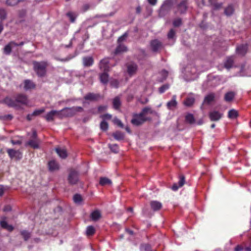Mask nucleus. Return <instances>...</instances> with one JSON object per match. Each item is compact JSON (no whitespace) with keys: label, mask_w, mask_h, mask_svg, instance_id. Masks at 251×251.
<instances>
[{"label":"nucleus","mask_w":251,"mask_h":251,"mask_svg":"<svg viewBox=\"0 0 251 251\" xmlns=\"http://www.w3.org/2000/svg\"><path fill=\"white\" fill-rule=\"evenodd\" d=\"M100 118L104 119H110L112 118L111 115L109 114H106L100 116Z\"/></svg>","instance_id":"obj_57"},{"label":"nucleus","mask_w":251,"mask_h":251,"mask_svg":"<svg viewBox=\"0 0 251 251\" xmlns=\"http://www.w3.org/2000/svg\"><path fill=\"white\" fill-rule=\"evenodd\" d=\"M150 45L152 50L154 52L158 51L162 46L161 42L157 39L151 41Z\"/></svg>","instance_id":"obj_9"},{"label":"nucleus","mask_w":251,"mask_h":251,"mask_svg":"<svg viewBox=\"0 0 251 251\" xmlns=\"http://www.w3.org/2000/svg\"><path fill=\"white\" fill-rule=\"evenodd\" d=\"M214 94L212 93L207 95L204 98V102L207 104H209L214 100Z\"/></svg>","instance_id":"obj_35"},{"label":"nucleus","mask_w":251,"mask_h":251,"mask_svg":"<svg viewBox=\"0 0 251 251\" xmlns=\"http://www.w3.org/2000/svg\"><path fill=\"white\" fill-rule=\"evenodd\" d=\"M1 227L8 231H11L13 230L14 227L10 225L7 224L6 221V218H3L0 222Z\"/></svg>","instance_id":"obj_14"},{"label":"nucleus","mask_w":251,"mask_h":251,"mask_svg":"<svg viewBox=\"0 0 251 251\" xmlns=\"http://www.w3.org/2000/svg\"><path fill=\"white\" fill-rule=\"evenodd\" d=\"M99 183L101 186L110 185L112 184V181L107 177H101L100 178Z\"/></svg>","instance_id":"obj_25"},{"label":"nucleus","mask_w":251,"mask_h":251,"mask_svg":"<svg viewBox=\"0 0 251 251\" xmlns=\"http://www.w3.org/2000/svg\"><path fill=\"white\" fill-rule=\"evenodd\" d=\"M28 103V100L25 95L19 94L17 96V109L20 104L26 105Z\"/></svg>","instance_id":"obj_7"},{"label":"nucleus","mask_w":251,"mask_h":251,"mask_svg":"<svg viewBox=\"0 0 251 251\" xmlns=\"http://www.w3.org/2000/svg\"><path fill=\"white\" fill-rule=\"evenodd\" d=\"M148 1L151 5H155L157 3V0H148Z\"/></svg>","instance_id":"obj_62"},{"label":"nucleus","mask_w":251,"mask_h":251,"mask_svg":"<svg viewBox=\"0 0 251 251\" xmlns=\"http://www.w3.org/2000/svg\"><path fill=\"white\" fill-rule=\"evenodd\" d=\"M100 98V96L98 94L88 93L84 97L86 100H97Z\"/></svg>","instance_id":"obj_17"},{"label":"nucleus","mask_w":251,"mask_h":251,"mask_svg":"<svg viewBox=\"0 0 251 251\" xmlns=\"http://www.w3.org/2000/svg\"><path fill=\"white\" fill-rule=\"evenodd\" d=\"M7 152L10 158H13L16 155V151L13 149H8Z\"/></svg>","instance_id":"obj_50"},{"label":"nucleus","mask_w":251,"mask_h":251,"mask_svg":"<svg viewBox=\"0 0 251 251\" xmlns=\"http://www.w3.org/2000/svg\"><path fill=\"white\" fill-rule=\"evenodd\" d=\"M238 116V112L235 109L230 110L228 112V117L229 119H235Z\"/></svg>","instance_id":"obj_27"},{"label":"nucleus","mask_w":251,"mask_h":251,"mask_svg":"<svg viewBox=\"0 0 251 251\" xmlns=\"http://www.w3.org/2000/svg\"><path fill=\"white\" fill-rule=\"evenodd\" d=\"M106 109H107V106L102 105V106H100L99 107L98 111L100 112H103V111H104L105 110H106Z\"/></svg>","instance_id":"obj_56"},{"label":"nucleus","mask_w":251,"mask_h":251,"mask_svg":"<svg viewBox=\"0 0 251 251\" xmlns=\"http://www.w3.org/2000/svg\"><path fill=\"white\" fill-rule=\"evenodd\" d=\"M114 13L111 12L108 14H102L100 16H98V17H110L114 15Z\"/></svg>","instance_id":"obj_59"},{"label":"nucleus","mask_w":251,"mask_h":251,"mask_svg":"<svg viewBox=\"0 0 251 251\" xmlns=\"http://www.w3.org/2000/svg\"><path fill=\"white\" fill-rule=\"evenodd\" d=\"M73 58V56H68L66 58L59 59V60L61 61H62V62H66V61H69L70 60H71Z\"/></svg>","instance_id":"obj_61"},{"label":"nucleus","mask_w":251,"mask_h":251,"mask_svg":"<svg viewBox=\"0 0 251 251\" xmlns=\"http://www.w3.org/2000/svg\"><path fill=\"white\" fill-rule=\"evenodd\" d=\"M126 50H127L126 47L125 46H124V45H122L121 44H119V45L116 48V49L114 51V54H120L123 52L126 51Z\"/></svg>","instance_id":"obj_26"},{"label":"nucleus","mask_w":251,"mask_h":251,"mask_svg":"<svg viewBox=\"0 0 251 251\" xmlns=\"http://www.w3.org/2000/svg\"><path fill=\"white\" fill-rule=\"evenodd\" d=\"M234 12V8L232 5H228L225 10V14L226 16L231 15Z\"/></svg>","instance_id":"obj_37"},{"label":"nucleus","mask_w":251,"mask_h":251,"mask_svg":"<svg viewBox=\"0 0 251 251\" xmlns=\"http://www.w3.org/2000/svg\"><path fill=\"white\" fill-rule=\"evenodd\" d=\"M3 102L6 104L8 106L14 107L16 105L15 100H12L9 98H6L3 100Z\"/></svg>","instance_id":"obj_31"},{"label":"nucleus","mask_w":251,"mask_h":251,"mask_svg":"<svg viewBox=\"0 0 251 251\" xmlns=\"http://www.w3.org/2000/svg\"><path fill=\"white\" fill-rule=\"evenodd\" d=\"M113 136L117 140H121L124 139V135L120 131H116L113 133Z\"/></svg>","instance_id":"obj_38"},{"label":"nucleus","mask_w":251,"mask_h":251,"mask_svg":"<svg viewBox=\"0 0 251 251\" xmlns=\"http://www.w3.org/2000/svg\"><path fill=\"white\" fill-rule=\"evenodd\" d=\"M235 95V93L233 92L230 91V92H227V93H226L225 94V100L226 101H230L233 99Z\"/></svg>","instance_id":"obj_28"},{"label":"nucleus","mask_w":251,"mask_h":251,"mask_svg":"<svg viewBox=\"0 0 251 251\" xmlns=\"http://www.w3.org/2000/svg\"><path fill=\"white\" fill-rule=\"evenodd\" d=\"M60 112L58 110H53L47 113V114L44 116V118L48 122H51L54 121L55 117H57L59 119H61Z\"/></svg>","instance_id":"obj_5"},{"label":"nucleus","mask_w":251,"mask_h":251,"mask_svg":"<svg viewBox=\"0 0 251 251\" xmlns=\"http://www.w3.org/2000/svg\"><path fill=\"white\" fill-rule=\"evenodd\" d=\"M90 217L92 221L96 222L101 218V215L99 210H96L91 213Z\"/></svg>","instance_id":"obj_20"},{"label":"nucleus","mask_w":251,"mask_h":251,"mask_svg":"<svg viewBox=\"0 0 251 251\" xmlns=\"http://www.w3.org/2000/svg\"><path fill=\"white\" fill-rule=\"evenodd\" d=\"M68 180L72 185L75 184L78 181V174L74 170H72L68 176Z\"/></svg>","instance_id":"obj_6"},{"label":"nucleus","mask_w":251,"mask_h":251,"mask_svg":"<svg viewBox=\"0 0 251 251\" xmlns=\"http://www.w3.org/2000/svg\"><path fill=\"white\" fill-rule=\"evenodd\" d=\"M73 200L75 203H79L82 201V197L80 195L75 194L74 196Z\"/></svg>","instance_id":"obj_44"},{"label":"nucleus","mask_w":251,"mask_h":251,"mask_svg":"<svg viewBox=\"0 0 251 251\" xmlns=\"http://www.w3.org/2000/svg\"><path fill=\"white\" fill-rule=\"evenodd\" d=\"M15 43L11 42L7 45L4 48V52L5 54H9L11 52L12 48L14 46Z\"/></svg>","instance_id":"obj_33"},{"label":"nucleus","mask_w":251,"mask_h":251,"mask_svg":"<svg viewBox=\"0 0 251 251\" xmlns=\"http://www.w3.org/2000/svg\"><path fill=\"white\" fill-rule=\"evenodd\" d=\"M169 87V85L165 84L161 87H160L159 89V91L160 93H164L166 90H167Z\"/></svg>","instance_id":"obj_49"},{"label":"nucleus","mask_w":251,"mask_h":251,"mask_svg":"<svg viewBox=\"0 0 251 251\" xmlns=\"http://www.w3.org/2000/svg\"><path fill=\"white\" fill-rule=\"evenodd\" d=\"M24 88L25 90L34 89L35 87V84L30 80L26 79L24 82Z\"/></svg>","instance_id":"obj_19"},{"label":"nucleus","mask_w":251,"mask_h":251,"mask_svg":"<svg viewBox=\"0 0 251 251\" xmlns=\"http://www.w3.org/2000/svg\"><path fill=\"white\" fill-rule=\"evenodd\" d=\"M127 34L126 33H125L122 36L120 37L118 40V43L120 44L121 42L124 41L126 39V38L127 37Z\"/></svg>","instance_id":"obj_54"},{"label":"nucleus","mask_w":251,"mask_h":251,"mask_svg":"<svg viewBox=\"0 0 251 251\" xmlns=\"http://www.w3.org/2000/svg\"><path fill=\"white\" fill-rule=\"evenodd\" d=\"M5 17V11L3 9H0V18L3 19Z\"/></svg>","instance_id":"obj_55"},{"label":"nucleus","mask_w":251,"mask_h":251,"mask_svg":"<svg viewBox=\"0 0 251 251\" xmlns=\"http://www.w3.org/2000/svg\"><path fill=\"white\" fill-rule=\"evenodd\" d=\"M107 72H104L100 75V80L101 83L106 84L108 80V75L107 74Z\"/></svg>","instance_id":"obj_30"},{"label":"nucleus","mask_w":251,"mask_h":251,"mask_svg":"<svg viewBox=\"0 0 251 251\" xmlns=\"http://www.w3.org/2000/svg\"><path fill=\"white\" fill-rule=\"evenodd\" d=\"M110 150L116 153L118 151L119 148L116 144L109 145Z\"/></svg>","instance_id":"obj_46"},{"label":"nucleus","mask_w":251,"mask_h":251,"mask_svg":"<svg viewBox=\"0 0 251 251\" xmlns=\"http://www.w3.org/2000/svg\"><path fill=\"white\" fill-rule=\"evenodd\" d=\"M150 206L153 211H156L162 208V203L158 201H152L150 202Z\"/></svg>","instance_id":"obj_13"},{"label":"nucleus","mask_w":251,"mask_h":251,"mask_svg":"<svg viewBox=\"0 0 251 251\" xmlns=\"http://www.w3.org/2000/svg\"><path fill=\"white\" fill-rule=\"evenodd\" d=\"M141 114H142V115L145 116V115L148 113H151L153 114H156V112L149 107H146L144 108L140 113Z\"/></svg>","instance_id":"obj_32"},{"label":"nucleus","mask_w":251,"mask_h":251,"mask_svg":"<svg viewBox=\"0 0 251 251\" xmlns=\"http://www.w3.org/2000/svg\"><path fill=\"white\" fill-rule=\"evenodd\" d=\"M45 110L44 108L35 110L33 113L32 115L34 116H37L45 112Z\"/></svg>","instance_id":"obj_45"},{"label":"nucleus","mask_w":251,"mask_h":251,"mask_svg":"<svg viewBox=\"0 0 251 251\" xmlns=\"http://www.w3.org/2000/svg\"><path fill=\"white\" fill-rule=\"evenodd\" d=\"M48 167L50 171L54 172L59 169V164L54 160H51L48 163Z\"/></svg>","instance_id":"obj_16"},{"label":"nucleus","mask_w":251,"mask_h":251,"mask_svg":"<svg viewBox=\"0 0 251 251\" xmlns=\"http://www.w3.org/2000/svg\"><path fill=\"white\" fill-rule=\"evenodd\" d=\"M175 31L173 29H171L168 34V37L169 39L173 38L175 35Z\"/></svg>","instance_id":"obj_53"},{"label":"nucleus","mask_w":251,"mask_h":251,"mask_svg":"<svg viewBox=\"0 0 251 251\" xmlns=\"http://www.w3.org/2000/svg\"><path fill=\"white\" fill-rule=\"evenodd\" d=\"M248 46L247 45H242L238 46L236 49L237 53L241 55H244L247 51Z\"/></svg>","instance_id":"obj_24"},{"label":"nucleus","mask_w":251,"mask_h":251,"mask_svg":"<svg viewBox=\"0 0 251 251\" xmlns=\"http://www.w3.org/2000/svg\"><path fill=\"white\" fill-rule=\"evenodd\" d=\"M55 151L59 157L62 159L66 158L68 155L66 150L65 149L57 148L55 149Z\"/></svg>","instance_id":"obj_18"},{"label":"nucleus","mask_w":251,"mask_h":251,"mask_svg":"<svg viewBox=\"0 0 251 251\" xmlns=\"http://www.w3.org/2000/svg\"><path fill=\"white\" fill-rule=\"evenodd\" d=\"M233 64V58L232 57H229L227 58L225 63V66L227 69L230 68Z\"/></svg>","instance_id":"obj_34"},{"label":"nucleus","mask_w":251,"mask_h":251,"mask_svg":"<svg viewBox=\"0 0 251 251\" xmlns=\"http://www.w3.org/2000/svg\"><path fill=\"white\" fill-rule=\"evenodd\" d=\"M118 81L117 80H114V81H113L111 82V85L113 87H118Z\"/></svg>","instance_id":"obj_63"},{"label":"nucleus","mask_w":251,"mask_h":251,"mask_svg":"<svg viewBox=\"0 0 251 251\" xmlns=\"http://www.w3.org/2000/svg\"><path fill=\"white\" fill-rule=\"evenodd\" d=\"M18 15H19V17L21 19H23V18H24L25 17V16L26 15L25 10L23 9L22 10L19 11V13H18ZM23 21V19L20 20V21Z\"/></svg>","instance_id":"obj_51"},{"label":"nucleus","mask_w":251,"mask_h":251,"mask_svg":"<svg viewBox=\"0 0 251 251\" xmlns=\"http://www.w3.org/2000/svg\"><path fill=\"white\" fill-rule=\"evenodd\" d=\"M210 120L212 121L219 120L223 116V114L217 111H212L209 114Z\"/></svg>","instance_id":"obj_11"},{"label":"nucleus","mask_w":251,"mask_h":251,"mask_svg":"<svg viewBox=\"0 0 251 251\" xmlns=\"http://www.w3.org/2000/svg\"><path fill=\"white\" fill-rule=\"evenodd\" d=\"M144 249L145 251H151V246L149 245H146L144 246Z\"/></svg>","instance_id":"obj_64"},{"label":"nucleus","mask_w":251,"mask_h":251,"mask_svg":"<svg viewBox=\"0 0 251 251\" xmlns=\"http://www.w3.org/2000/svg\"><path fill=\"white\" fill-rule=\"evenodd\" d=\"M202 2L205 5H209L212 3V0H202Z\"/></svg>","instance_id":"obj_58"},{"label":"nucleus","mask_w":251,"mask_h":251,"mask_svg":"<svg viewBox=\"0 0 251 251\" xmlns=\"http://www.w3.org/2000/svg\"><path fill=\"white\" fill-rule=\"evenodd\" d=\"M147 120V118L142 114H134L131 121V123L134 126H138L143 124Z\"/></svg>","instance_id":"obj_4"},{"label":"nucleus","mask_w":251,"mask_h":251,"mask_svg":"<svg viewBox=\"0 0 251 251\" xmlns=\"http://www.w3.org/2000/svg\"><path fill=\"white\" fill-rule=\"evenodd\" d=\"M109 58H104L101 60L100 63V68L101 71L104 72H108L109 71Z\"/></svg>","instance_id":"obj_10"},{"label":"nucleus","mask_w":251,"mask_h":251,"mask_svg":"<svg viewBox=\"0 0 251 251\" xmlns=\"http://www.w3.org/2000/svg\"><path fill=\"white\" fill-rule=\"evenodd\" d=\"M66 15L70 19L71 22H75V18L77 17V15L75 13L72 12H69L67 13Z\"/></svg>","instance_id":"obj_39"},{"label":"nucleus","mask_w":251,"mask_h":251,"mask_svg":"<svg viewBox=\"0 0 251 251\" xmlns=\"http://www.w3.org/2000/svg\"><path fill=\"white\" fill-rule=\"evenodd\" d=\"M195 101V99L193 97H189L187 98L186 100L184 102L185 105L190 106H191Z\"/></svg>","instance_id":"obj_41"},{"label":"nucleus","mask_w":251,"mask_h":251,"mask_svg":"<svg viewBox=\"0 0 251 251\" xmlns=\"http://www.w3.org/2000/svg\"><path fill=\"white\" fill-rule=\"evenodd\" d=\"M40 140L37 138V132L35 130H33L31 138L26 143V145L29 146L33 149L39 148Z\"/></svg>","instance_id":"obj_3"},{"label":"nucleus","mask_w":251,"mask_h":251,"mask_svg":"<svg viewBox=\"0 0 251 251\" xmlns=\"http://www.w3.org/2000/svg\"><path fill=\"white\" fill-rule=\"evenodd\" d=\"M172 6V2L171 0H166L160 8V12L165 11H169L171 9Z\"/></svg>","instance_id":"obj_15"},{"label":"nucleus","mask_w":251,"mask_h":251,"mask_svg":"<svg viewBox=\"0 0 251 251\" xmlns=\"http://www.w3.org/2000/svg\"><path fill=\"white\" fill-rule=\"evenodd\" d=\"M83 110L81 107L75 106L71 108L66 107L59 110L61 114V119L64 117H72L74 116L78 112L82 111Z\"/></svg>","instance_id":"obj_2"},{"label":"nucleus","mask_w":251,"mask_h":251,"mask_svg":"<svg viewBox=\"0 0 251 251\" xmlns=\"http://www.w3.org/2000/svg\"><path fill=\"white\" fill-rule=\"evenodd\" d=\"M113 122L114 123V124L117 125L118 126H119L121 127H123V126H124V125L122 124V122L117 118H115L113 119Z\"/></svg>","instance_id":"obj_52"},{"label":"nucleus","mask_w":251,"mask_h":251,"mask_svg":"<svg viewBox=\"0 0 251 251\" xmlns=\"http://www.w3.org/2000/svg\"><path fill=\"white\" fill-rule=\"evenodd\" d=\"M185 182V177L183 176H181L179 177V180L178 181V186L177 184H174L172 187L174 191H176L179 187H182Z\"/></svg>","instance_id":"obj_22"},{"label":"nucleus","mask_w":251,"mask_h":251,"mask_svg":"<svg viewBox=\"0 0 251 251\" xmlns=\"http://www.w3.org/2000/svg\"><path fill=\"white\" fill-rule=\"evenodd\" d=\"M177 9L181 14L185 13L187 9V0H182L177 5Z\"/></svg>","instance_id":"obj_12"},{"label":"nucleus","mask_w":251,"mask_h":251,"mask_svg":"<svg viewBox=\"0 0 251 251\" xmlns=\"http://www.w3.org/2000/svg\"><path fill=\"white\" fill-rule=\"evenodd\" d=\"M21 234L25 241H27L31 237V233L25 230L21 231Z\"/></svg>","instance_id":"obj_36"},{"label":"nucleus","mask_w":251,"mask_h":251,"mask_svg":"<svg viewBox=\"0 0 251 251\" xmlns=\"http://www.w3.org/2000/svg\"><path fill=\"white\" fill-rule=\"evenodd\" d=\"M83 64L85 67H89L93 65L94 60L92 57L87 56L83 58Z\"/></svg>","instance_id":"obj_23"},{"label":"nucleus","mask_w":251,"mask_h":251,"mask_svg":"<svg viewBox=\"0 0 251 251\" xmlns=\"http://www.w3.org/2000/svg\"><path fill=\"white\" fill-rule=\"evenodd\" d=\"M181 25V20L180 18L175 19L173 22L174 26L177 27Z\"/></svg>","instance_id":"obj_48"},{"label":"nucleus","mask_w":251,"mask_h":251,"mask_svg":"<svg viewBox=\"0 0 251 251\" xmlns=\"http://www.w3.org/2000/svg\"><path fill=\"white\" fill-rule=\"evenodd\" d=\"M90 7V4H88V3H85V4H84L81 8V12H86V11L88 10L89 9Z\"/></svg>","instance_id":"obj_47"},{"label":"nucleus","mask_w":251,"mask_h":251,"mask_svg":"<svg viewBox=\"0 0 251 251\" xmlns=\"http://www.w3.org/2000/svg\"><path fill=\"white\" fill-rule=\"evenodd\" d=\"M6 188L2 185H0V196H2L5 191Z\"/></svg>","instance_id":"obj_60"},{"label":"nucleus","mask_w":251,"mask_h":251,"mask_svg":"<svg viewBox=\"0 0 251 251\" xmlns=\"http://www.w3.org/2000/svg\"><path fill=\"white\" fill-rule=\"evenodd\" d=\"M176 105V96L174 95L173 96L172 100L167 102V106L169 109L172 110L175 108Z\"/></svg>","instance_id":"obj_21"},{"label":"nucleus","mask_w":251,"mask_h":251,"mask_svg":"<svg viewBox=\"0 0 251 251\" xmlns=\"http://www.w3.org/2000/svg\"><path fill=\"white\" fill-rule=\"evenodd\" d=\"M33 69L39 77L44 76L47 72V67L48 64L46 61H34L33 62Z\"/></svg>","instance_id":"obj_1"},{"label":"nucleus","mask_w":251,"mask_h":251,"mask_svg":"<svg viewBox=\"0 0 251 251\" xmlns=\"http://www.w3.org/2000/svg\"><path fill=\"white\" fill-rule=\"evenodd\" d=\"M95 232V229L93 226H88L87 227L86 233L88 236L93 235Z\"/></svg>","instance_id":"obj_40"},{"label":"nucleus","mask_w":251,"mask_h":251,"mask_svg":"<svg viewBox=\"0 0 251 251\" xmlns=\"http://www.w3.org/2000/svg\"><path fill=\"white\" fill-rule=\"evenodd\" d=\"M186 120L190 124H193L195 122L194 117L191 114H189L186 116Z\"/></svg>","instance_id":"obj_42"},{"label":"nucleus","mask_w":251,"mask_h":251,"mask_svg":"<svg viewBox=\"0 0 251 251\" xmlns=\"http://www.w3.org/2000/svg\"><path fill=\"white\" fill-rule=\"evenodd\" d=\"M121 104V102L120 97H115L113 100V107L116 109H118L120 108Z\"/></svg>","instance_id":"obj_29"},{"label":"nucleus","mask_w":251,"mask_h":251,"mask_svg":"<svg viewBox=\"0 0 251 251\" xmlns=\"http://www.w3.org/2000/svg\"><path fill=\"white\" fill-rule=\"evenodd\" d=\"M138 70V67L136 64L130 63L127 64V72L130 76L136 74Z\"/></svg>","instance_id":"obj_8"},{"label":"nucleus","mask_w":251,"mask_h":251,"mask_svg":"<svg viewBox=\"0 0 251 251\" xmlns=\"http://www.w3.org/2000/svg\"><path fill=\"white\" fill-rule=\"evenodd\" d=\"M100 129L103 131H106L108 127V123L105 121H103L100 124Z\"/></svg>","instance_id":"obj_43"}]
</instances>
